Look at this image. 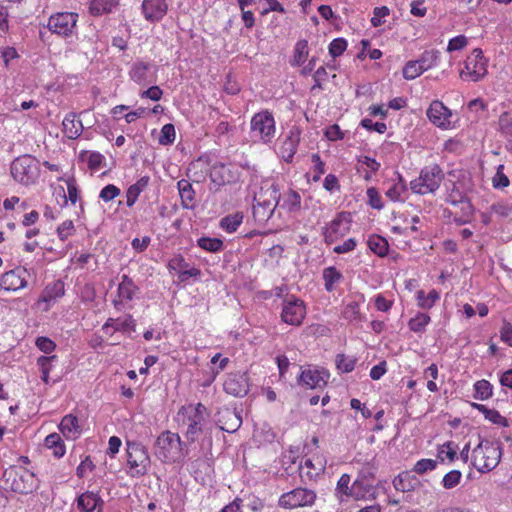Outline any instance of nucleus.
<instances>
[{"label": "nucleus", "mask_w": 512, "mask_h": 512, "mask_svg": "<svg viewBox=\"0 0 512 512\" xmlns=\"http://www.w3.org/2000/svg\"><path fill=\"white\" fill-rule=\"evenodd\" d=\"M184 447L186 444L181 441L178 434L164 431L156 439L154 455L163 463L180 462L186 456Z\"/></svg>", "instance_id": "nucleus-1"}, {"label": "nucleus", "mask_w": 512, "mask_h": 512, "mask_svg": "<svg viewBox=\"0 0 512 512\" xmlns=\"http://www.w3.org/2000/svg\"><path fill=\"white\" fill-rule=\"evenodd\" d=\"M366 194H367V198H368V203L372 208L378 209V210L383 208V202H382L381 195L376 190V188H374V187L368 188Z\"/></svg>", "instance_id": "nucleus-59"}, {"label": "nucleus", "mask_w": 512, "mask_h": 512, "mask_svg": "<svg viewBox=\"0 0 512 512\" xmlns=\"http://www.w3.org/2000/svg\"><path fill=\"white\" fill-rule=\"evenodd\" d=\"M322 276L324 280V287L327 292H333L343 280L342 273L334 266L325 268Z\"/></svg>", "instance_id": "nucleus-28"}, {"label": "nucleus", "mask_w": 512, "mask_h": 512, "mask_svg": "<svg viewBox=\"0 0 512 512\" xmlns=\"http://www.w3.org/2000/svg\"><path fill=\"white\" fill-rule=\"evenodd\" d=\"M499 127L504 134L512 136V110L500 116Z\"/></svg>", "instance_id": "nucleus-61"}, {"label": "nucleus", "mask_w": 512, "mask_h": 512, "mask_svg": "<svg viewBox=\"0 0 512 512\" xmlns=\"http://www.w3.org/2000/svg\"><path fill=\"white\" fill-rule=\"evenodd\" d=\"M438 457L441 461L448 459L453 461L456 457V445L453 442H446L438 449Z\"/></svg>", "instance_id": "nucleus-52"}, {"label": "nucleus", "mask_w": 512, "mask_h": 512, "mask_svg": "<svg viewBox=\"0 0 512 512\" xmlns=\"http://www.w3.org/2000/svg\"><path fill=\"white\" fill-rule=\"evenodd\" d=\"M175 140V128L173 124H165L159 136V143L161 145H170Z\"/></svg>", "instance_id": "nucleus-53"}, {"label": "nucleus", "mask_w": 512, "mask_h": 512, "mask_svg": "<svg viewBox=\"0 0 512 512\" xmlns=\"http://www.w3.org/2000/svg\"><path fill=\"white\" fill-rule=\"evenodd\" d=\"M348 43L344 38H336L329 44V54L333 57L341 56L347 49Z\"/></svg>", "instance_id": "nucleus-51"}, {"label": "nucleus", "mask_w": 512, "mask_h": 512, "mask_svg": "<svg viewBox=\"0 0 512 512\" xmlns=\"http://www.w3.org/2000/svg\"><path fill=\"white\" fill-rule=\"evenodd\" d=\"M336 364L339 371L349 373L354 370L356 359L345 355H338L336 358Z\"/></svg>", "instance_id": "nucleus-49"}, {"label": "nucleus", "mask_w": 512, "mask_h": 512, "mask_svg": "<svg viewBox=\"0 0 512 512\" xmlns=\"http://www.w3.org/2000/svg\"><path fill=\"white\" fill-rule=\"evenodd\" d=\"M301 138V129L298 126H292L285 134L280 147L279 155L286 162H291L297 152Z\"/></svg>", "instance_id": "nucleus-16"}, {"label": "nucleus", "mask_w": 512, "mask_h": 512, "mask_svg": "<svg viewBox=\"0 0 512 512\" xmlns=\"http://www.w3.org/2000/svg\"><path fill=\"white\" fill-rule=\"evenodd\" d=\"M462 478V473L459 470H451L444 475L442 485L445 489H452L456 487Z\"/></svg>", "instance_id": "nucleus-50"}, {"label": "nucleus", "mask_w": 512, "mask_h": 512, "mask_svg": "<svg viewBox=\"0 0 512 512\" xmlns=\"http://www.w3.org/2000/svg\"><path fill=\"white\" fill-rule=\"evenodd\" d=\"M59 429L67 439H76L81 432L78 418L73 414H67L62 418Z\"/></svg>", "instance_id": "nucleus-24"}, {"label": "nucleus", "mask_w": 512, "mask_h": 512, "mask_svg": "<svg viewBox=\"0 0 512 512\" xmlns=\"http://www.w3.org/2000/svg\"><path fill=\"white\" fill-rule=\"evenodd\" d=\"M226 433L235 432L242 424V418L239 412H226Z\"/></svg>", "instance_id": "nucleus-48"}, {"label": "nucleus", "mask_w": 512, "mask_h": 512, "mask_svg": "<svg viewBox=\"0 0 512 512\" xmlns=\"http://www.w3.org/2000/svg\"><path fill=\"white\" fill-rule=\"evenodd\" d=\"M117 5V0H92L89 11L94 16H100L112 12L113 8Z\"/></svg>", "instance_id": "nucleus-39"}, {"label": "nucleus", "mask_w": 512, "mask_h": 512, "mask_svg": "<svg viewBox=\"0 0 512 512\" xmlns=\"http://www.w3.org/2000/svg\"><path fill=\"white\" fill-rule=\"evenodd\" d=\"M138 290L139 288L132 278L128 275H122V280L118 285V296L121 301H131Z\"/></svg>", "instance_id": "nucleus-29"}, {"label": "nucleus", "mask_w": 512, "mask_h": 512, "mask_svg": "<svg viewBox=\"0 0 512 512\" xmlns=\"http://www.w3.org/2000/svg\"><path fill=\"white\" fill-rule=\"evenodd\" d=\"M407 188L405 182L399 176L397 181H394L386 191V196L394 201H404Z\"/></svg>", "instance_id": "nucleus-40"}, {"label": "nucleus", "mask_w": 512, "mask_h": 512, "mask_svg": "<svg viewBox=\"0 0 512 512\" xmlns=\"http://www.w3.org/2000/svg\"><path fill=\"white\" fill-rule=\"evenodd\" d=\"M439 299L440 294L435 289L430 290L428 293L424 290L416 292L417 305L422 309H431Z\"/></svg>", "instance_id": "nucleus-33"}, {"label": "nucleus", "mask_w": 512, "mask_h": 512, "mask_svg": "<svg viewBox=\"0 0 512 512\" xmlns=\"http://www.w3.org/2000/svg\"><path fill=\"white\" fill-rule=\"evenodd\" d=\"M127 464L132 477H141L147 474L151 464L149 453L140 442L127 441Z\"/></svg>", "instance_id": "nucleus-4"}, {"label": "nucleus", "mask_w": 512, "mask_h": 512, "mask_svg": "<svg viewBox=\"0 0 512 512\" xmlns=\"http://www.w3.org/2000/svg\"><path fill=\"white\" fill-rule=\"evenodd\" d=\"M501 454V447L498 443L482 439L472 451V465L479 472H489L497 467Z\"/></svg>", "instance_id": "nucleus-3"}, {"label": "nucleus", "mask_w": 512, "mask_h": 512, "mask_svg": "<svg viewBox=\"0 0 512 512\" xmlns=\"http://www.w3.org/2000/svg\"><path fill=\"white\" fill-rule=\"evenodd\" d=\"M301 197L293 190H288L282 195L279 193V204L277 207L284 209L288 212H294L300 209Z\"/></svg>", "instance_id": "nucleus-27"}, {"label": "nucleus", "mask_w": 512, "mask_h": 512, "mask_svg": "<svg viewBox=\"0 0 512 512\" xmlns=\"http://www.w3.org/2000/svg\"><path fill=\"white\" fill-rule=\"evenodd\" d=\"M365 301L362 294L356 295L344 307L343 316L350 321L360 318V305Z\"/></svg>", "instance_id": "nucleus-35"}, {"label": "nucleus", "mask_w": 512, "mask_h": 512, "mask_svg": "<svg viewBox=\"0 0 512 512\" xmlns=\"http://www.w3.org/2000/svg\"><path fill=\"white\" fill-rule=\"evenodd\" d=\"M167 9L165 0H144L142 3L144 17L150 22L160 21L166 15Z\"/></svg>", "instance_id": "nucleus-21"}, {"label": "nucleus", "mask_w": 512, "mask_h": 512, "mask_svg": "<svg viewBox=\"0 0 512 512\" xmlns=\"http://www.w3.org/2000/svg\"><path fill=\"white\" fill-rule=\"evenodd\" d=\"M329 379V373L324 369L308 367L302 370L299 376V384L309 388L317 389L326 386Z\"/></svg>", "instance_id": "nucleus-18"}, {"label": "nucleus", "mask_w": 512, "mask_h": 512, "mask_svg": "<svg viewBox=\"0 0 512 512\" xmlns=\"http://www.w3.org/2000/svg\"><path fill=\"white\" fill-rule=\"evenodd\" d=\"M79 159L86 162L89 169L98 170L104 161V156L99 152L82 151L79 154Z\"/></svg>", "instance_id": "nucleus-44"}, {"label": "nucleus", "mask_w": 512, "mask_h": 512, "mask_svg": "<svg viewBox=\"0 0 512 512\" xmlns=\"http://www.w3.org/2000/svg\"><path fill=\"white\" fill-rule=\"evenodd\" d=\"M316 500L314 491L305 488H296L284 493L279 498V506L285 509L312 506Z\"/></svg>", "instance_id": "nucleus-12"}, {"label": "nucleus", "mask_w": 512, "mask_h": 512, "mask_svg": "<svg viewBox=\"0 0 512 512\" xmlns=\"http://www.w3.org/2000/svg\"><path fill=\"white\" fill-rule=\"evenodd\" d=\"M351 478L348 474H343L337 482L336 492L339 494L340 499H342V495L349 496L350 495V484Z\"/></svg>", "instance_id": "nucleus-63"}, {"label": "nucleus", "mask_w": 512, "mask_h": 512, "mask_svg": "<svg viewBox=\"0 0 512 512\" xmlns=\"http://www.w3.org/2000/svg\"><path fill=\"white\" fill-rule=\"evenodd\" d=\"M389 8L386 6L376 7L373 11L371 24L373 27H379L385 22V17L389 15Z\"/></svg>", "instance_id": "nucleus-58"}, {"label": "nucleus", "mask_w": 512, "mask_h": 512, "mask_svg": "<svg viewBox=\"0 0 512 512\" xmlns=\"http://www.w3.org/2000/svg\"><path fill=\"white\" fill-rule=\"evenodd\" d=\"M326 464V457L322 453L312 454L300 464V475L309 480L315 479L324 472Z\"/></svg>", "instance_id": "nucleus-15"}, {"label": "nucleus", "mask_w": 512, "mask_h": 512, "mask_svg": "<svg viewBox=\"0 0 512 512\" xmlns=\"http://www.w3.org/2000/svg\"><path fill=\"white\" fill-rule=\"evenodd\" d=\"M468 45V38L465 35H458L449 40L447 45L448 52L461 51Z\"/></svg>", "instance_id": "nucleus-56"}, {"label": "nucleus", "mask_w": 512, "mask_h": 512, "mask_svg": "<svg viewBox=\"0 0 512 512\" xmlns=\"http://www.w3.org/2000/svg\"><path fill=\"white\" fill-rule=\"evenodd\" d=\"M443 172L438 165L423 168L419 176L410 183L411 190L417 194L434 193L443 180Z\"/></svg>", "instance_id": "nucleus-5"}, {"label": "nucleus", "mask_w": 512, "mask_h": 512, "mask_svg": "<svg viewBox=\"0 0 512 512\" xmlns=\"http://www.w3.org/2000/svg\"><path fill=\"white\" fill-rule=\"evenodd\" d=\"M149 177H141L135 184L131 185L126 192L127 206L131 207L135 204L140 193L148 186Z\"/></svg>", "instance_id": "nucleus-36"}, {"label": "nucleus", "mask_w": 512, "mask_h": 512, "mask_svg": "<svg viewBox=\"0 0 512 512\" xmlns=\"http://www.w3.org/2000/svg\"><path fill=\"white\" fill-rule=\"evenodd\" d=\"M104 501L98 492L86 491L77 498L80 512H102Z\"/></svg>", "instance_id": "nucleus-20"}, {"label": "nucleus", "mask_w": 512, "mask_h": 512, "mask_svg": "<svg viewBox=\"0 0 512 512\" xmlns=\"http://www.w3.org/2000/svg\"><path fill=\"white\" fill-rule=\"evenodd\" d=\"M242 222L243 214L241 212H236L233 215L226 216V232H235Z\"/></svg>", "instance_id": "nucleus-60"}, {"label": "nucleus", "mask_w": 512, "mask_h": 512, "mask_svg": "<svg viewBox=\"0 0 512 512\" xmlns=\"http://www.w3.org/2000/svg\"><path fill=\"white\" fill-rule=\"evenodd\" d=\"M177 187L179 190V194H180V198H181L183 207L186 209L193 208L195 192L192 188V184L186 179H181L178 181Z\"/></svg>", "instance_id": "nucleus-30"}, {"label": "nucleus", "mask_w": 512, "mask_h": 512, "mask_svg": "<svg viewBox=\"0 0 512 512\" xmlns=\"http://www.w3.org/2000/svg\"><path fill=\"white\" fill-rule=\"evenodd\" d=\"M120 189L113 184L106 185L100 192L99 197L105 201H111L120 195Z\"/></svg>", "instance_id": "nucleus-64"}, {"label": "nucleus", "mask_w": 512, "mask_h": 512, "mask_svg": "<svg viewBox=\"0 0 512 512\" xmlns=\"http://www.w3.org/2000/svg\"><path fill=\"white\" fill-rule=\"evenodd\" d=\"M474 398L484 401L492 397L493 387L487 380H479L474 384Z\"/></svg>", "instance_id": "nucleus-45"}, {"label": "nucleus", "mask_w": 512, "mask_h": 512, "mask_svg": "<svg viewBox=\"0 0 512 512\" xmlns=\"http://www.w3.org/2000/svg\"><path fill=\"white\" fill-rule=\"evenodd\" d=\"M276 207L270 206V208L267 207V205H259L257 203H254L253 205V213L255 218H257L259 221H266L268 220Z\"/></svg>", "instance_id": "nucleus-55"}, {"label": "nucleus", "mask_w": 512, "mask_h": 512, "mask_svg": "<svg viewBox=\"0 0 512 512\" xmlns=\"http://www.w3.org/2000/svg\"><path fill=\"white\" fill-rule=\"evenodd\" d=\"M424 73L421 65L417 60L408 61L403 67L402 74L406 80H413Z\"/></svg>", "instance_id": "nucleus-46"}, {"label": "nucleus", "mask_w": 512, "mask_h": 512, "mask_svg": "<svg viewBox=\"0 0 512 512\" xmlns=\"http://www.w3.org/2000/svg\"><path fill=\"white\" fill-rule=\"evenodd\" d=\"M504 166L499 165L497 171L492 178L493 187L496 189H502L508 187L510 184L509 178L503 172Z\"/></svg>", "instance_id": "nucleus-54"}, {"label": "nucleus", "mask_w": 512, "mask_h": 512, "mask_svg": "<svg viewBox=\"0 0 512 512\" xmlns=\"http://www.w3.org/2000/svg\"><path fill=\"white\" fill-rule=\"evenodd\" d=\"M440 60V53L436 49L426 50L424 51L417 61L421 65L422 69L425 71L437 66Z\"/></svg>", "instance_id": "nucleus-41"}, {"label": "nucleus", "mask_w": 512, "mask_h": 512, "mask_svg": "<svg viewBox=\"0 0 512 512\" xmlns=\"http://www.w3.org/2000/svg\"><path fill=\"white\" fill-rule=\"evenodd\" d=\"M64 293V283L61 280H56L45 287L39 301L44 302L49 306L51 303H54L58 298H61L64 295Z\"/></svg>", "instance_id": "nucleus-26"}, {"label": "nucleus", "mask_w": 512, "mask_h": 512, "mask_svg": "<svg viewBox=\"0 0 512 512\" xmlns=\"http://www.w3.org/2000/svg\"><path fill=\"white\" fill-rule=\"evenodd\" d=\"M25 269L16 268L4 273L0 278V287L6 291H17L26 287L27 281L23 274Z\"/></svg>", "instance_id": "nucleus-19"}, {"label": "nucleus", "mask_w": 512, "mask_h": 512, "mask_svg": "<svg viewBox=\"0 0 512 512\" xmlns=\"http://www.w3.org/2000/svg\"><path fill=\"white\" fill-rule=\"evenodd\" d=\"M446 201L454 206H459L463 216L469 217L472 214V205L463 189L455 183L452 184V188L448 191Z\"/></svg>", "instance_id": "nucleus-22"}, {"label": "nucleus", "mask_w": 512, "mask_h": 512, "mask_svg": "<svg viewBox=\"0 0 512 512\" xmlns=\"http://www.w3.org/2000/svg\"><path fill=\"white\" fill-rule=\"evenodd\" d=\"M431 318L428 314L418 312L408 322V327L415 333H422L426 330L427 325L430 323Z\"/></svg>", "instance_id": "nucleus-43"}, {"label": "nucleus", "mask_w": 512, "mask_h": 512, "mask_svg": "<svg viewBox=\"0 0 512 512\" xmlns=\"http://www.w3.org/2000/svg\"><path fill=\"white\" fill-rule=\"evenodd\" d=\"M473 407L481 412L485 419L496 424L498 426L507 427L509 425L508 420L502 416L497 410L489 409L483 404L474 403Z\"/></svg>", "instance_id": "nucleus-32"}, {"label": "nucleus", "mask_w": 512, "mask_h": 512, "mask_svg": "<svg viewBox=\"0 0 512 512\" xmlns=\"http://www.w3.org/2000/svg\"><path fill=\"white\" fill-rule=\"evenodd\" d=\"M367 245L369 249L379 257L386 256L389 250L387 240L380 235H370L367 239Z\"/></svg>", "instance_id": "nucleus-34"}, {"label": "nucleus", "mask_w": 512, "mask_h": 512, "mask_svg": "<svg viewBox=\"0 0 512 512\" xmlns=\"http://www.w3.org/2000/svg\"><path fill=\"white\" fill-rule=\"evenodd\" d=\"M368 491L369 488L365 486L362 480H355L350 488V496L355 499H362Z\"/></svg>", "instance_id": "nucleus-62"}, {"label": "nucleus", "mask_w": 512, "mask_h": 512, "mask_svg": "<svg viewBox=\"0 0 512 512\" xmlns=\"http://www.w3.org/2000/svg\"><path fill=\"white\" fill-rule=\"evenodd\" d=\"M281 320L291 326H300L306 317V305L300 298L289 295L282 302Z\"/></svg>", "instance_id": "nucleus-8"}, {"label": "nucleus", "mask_w": 512, "mask_h": 512, "mask_svg": "<svg viewBox=\"0 0 512 512\" xmlns=\"http://www.w3.org/2000/svg\"><path fill=\"white\" fill-rule=\"evenodd\" d=\"M77 21V13L59 12L49 17L47 27L54 34L62 37H69L74 34Z\"/></svg>", "instance_id": "nucleus-11"}, {"label": "nucleus", "mask_w": 512, "mask_h": 512, "mask_svg": "<svg viewBox=\"0 0 512 512\" xmlns=\"http://www.w3.org/2000/svg\"><path fill=\"white\" fill-rule=\"evenodd\" d=\"M109 327H113L114 331L126 332L128 330L135 331L136 324L132 315H127L125 320L118 322V320L113 318H108L102 329L107 331Z\"/></svg>", "instance_id": "nucleus-37"}, {"label": "nucleus", "mask_w": 512, "mask_h": 512, "mask_svg": "<svg viewBox=\"0 0 512 512\" xmlns=\"http://www.w3.org/2000/svg\"><path fill=\"white\" fill-rule=\"evenodd\" d=\"M149 69V63L143 61L134 62L130 68L129 76L131 80L138 84H146L148 82Z\"/></svg>", "instance_id": "nucleus-31"}, {"label": "nucleus", "mask_w": 512, "mask_h": 512, "mask_svg": "<svg viewBox=\"0 0 512 512\" xmlns=\"http://www.w3.org/2000/svg\"><path fill=\"white\" fill-rule=\"evenodd\" d=\"M488 61L481 49H474L466 58L460 77L466 81L476 82L487 74Z\"/></svg>", "instance_id": "nucleus-6"}, {"label": "nucleus", "mask_w": 512, "mask_h": 512, "mask_svg": "<svg viewBox=\"0 0 512 512\" xmlns=\"http://www.w3.org/2000/svg\"><path fill=\"white\" fill-rule=\"evenodd\" d=\"M77 115L75 112L68 113L63 122V132L69 139H76L78 138L82 131H83V125L80 120L76 119Z\"/></svg>", "instance_id": "nucleus-25"}, {"label": "nucleus", "mask_w": 512, "mask_h": 512, "mask_svg": "<svg viewBox=\"0 0 512 512\" xmlns=\"http://www.w3.org/2000/svg\"><path fill=\"white\" fill-rule=\"evenodd\" d=\"M309 55L308 42L305 39L299 40L296 42L294 46V54L291 60L292 66H301L303 65Z\"/></svg>", "instance_id": "nucleus-38"}, {"label": "nucleus", "mask_w": 512, "mask_h": 512, "mask_svg": "<svg viewBox=\"0 0 512 512\" xmlns=\"http://www.w3.org/2000/svg\"><path fill=\"white\" fill-rule=\"evenodd\" d=\"M197 243L200 248L209 252H219L223 247V241L220 238L201 237Z\"/></svg>", "instance_id": "nucleus-47"}, {"label": "nucleus", "mask_w": 512, "mask_h": 512, "mask_svg": "<svg viewBox=\"0 0 512 512\" xmlns=\"http://www.w3.org/2000/svg\"><path fill=\"white\" fill-rule=\"evenodd\" d=\"M2 478L7 488L18 494H30L39 487V481L34 473L14 465L4 470Z\"/></svg>", "instance_id": "nucleus-2"}, {"label": "nucleus", "mask_w": 512, "mask_h": 512, "mask_svg": "<svg viewBox=\"0 0 512 512\" xmlns=\"http://www.w3.org/2000/svg\"><path fill=\"white\" fill-rule=\"evenodd\" d=\"M203 409L204 406L201 404L196 407L189 405L188 407L182 406L178 412V416L182 417V424L187 427L185 435L189 442H194L202 431Z\"/></svg>", "instance_id": "nucleus-9"}, {"label": "nucleus", "mask_w": 512, "mask_h": 512, "mask_svg": "<svg viewBox=\"0 0 512 512\" xmlns=\"http://www.w3.org/2000/svg\"><path fill=\"white\" fill-rule=\"evenodd\" d=\"M254 202L259 205L277 207L279 204V189L274 181L270 179L263 180L259 191L254 193Z\"/></svg>", "instance_id": "nucleus-17"}, {"label": "nucleus", "mask_w": 512, "mask_h": 512, "mask_svg": "<svg viewBox=\"0 0 512 512\" xmlns=\"http://www.w3.org/2000/svg\"><path fill=\"white\" fill-rule=\"evenodd\" d=\"M37 160L31 155H22L11 163L13 178L22 184L28 185L37 177Z\"/></svg>", "instance_id": "nucleus-10"}, {"label": "nucleus", "mask_w": 512, "mask_h": 512, "mask_svg": "<svg viewBox=\"0 0 512 512\" xmlns=\"http://www.w3.org/2000/svg\"><path fill=\"white\" fill-rule=\"evenodd\" d=\"M426 115L435 126L448 130L455 128L453 113L441 101H433L427 109Z\"/></svg>", "instance_id": "nucleus-14"}, {"label": "nucleus", "mask_w": 512, "mask_h": 512, "mask_svg": "<svg viewBox=\"0 0 512 512\" xmlns=\"http://www.w3.org/2000/svg\"><path fill=\"white\" fill-rule=\"evenodd\" d=\"M248 392V379L245 373L230 374L226 379V393L244 396Z\"/></svg>", "instance_id": "nucleus-23"}, {"label": "nucleus", "mask_w": 512, "mask_h": 512, "mask_svg": "<svg viewBox=\"0 0 512 512\" xmlns=\"http://www.w3.org/2000/svg\"><path fill=\"white\" fill-rule=\"evenodd\" d=\"M351 217L349 213H339L324 228V240L327 244H332L344 237L350 230Z\"/></svg>", "instance_id": "nucleus-13"}, {"label": "nucleus", "mask_w": 512, "mask_h": 512, "mask_svg": "<svg viewBox=\"0 0 512 512\" xmlns=\"http://www.w3.org/2000/svg\"><path fill=\"white\" fill-rule=\"evenodd\" d=\"M45 445L49 449H53V455L61 458L65 454V445L60 435L57 433L49 434L45 439Z\"/></svg>", "instance_id": "nucleus-42"}, {"label": "nucleus", "mask_w": 512, "mask_h": 512, "mask_svg": "<svg viewBox=\"0 0 512 512\" xmlns=\"http://www.w3.org/2000/svg\"><path fill=\"white\" fill-rule=\"evenodd\" d=\"M437 466V462L433 459H420L414 465L413 471L417 474H424L433 471Z\"/></svg>", "instance_id": "nucleus-57"}, {"label": "nucleus", "mask_w": 512, "mask_h": 512, "mask_svg": "<svg viewBox=\"0 0 512 512\" xmlns=\"http://www.w3.org/2000/svg\"><path fill=\"white\" fill-rule=\"evenodd\" d=\"M250 126L253 135L263 143H270L275 136V119L268 110L256 113L251 119Z\"/></svg>", "instance_id": "nucleus-7"}]
</instances>
